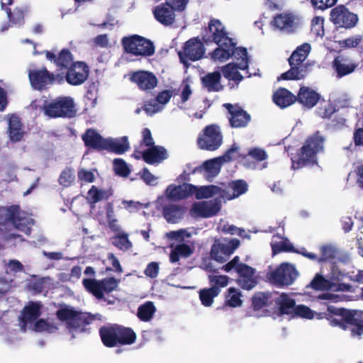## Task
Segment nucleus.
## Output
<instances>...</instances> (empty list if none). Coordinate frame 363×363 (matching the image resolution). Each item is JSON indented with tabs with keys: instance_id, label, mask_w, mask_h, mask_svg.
Masks as SVG:
<instances>
[{
	"instance_id": "obj_26",
	"label": "nucleus",
	"mask_w": 363,
	"mask_h": 363,
	"mask_svg": "<svg viewBox=\"0 0 363 363\" xmlns=\"http://www.w3.org/2000/svg\"><path fill=\"white\" fill-rule=\"evenodd\" d=\"M118 281L114 278H106L100 281L92 279V294L97 298L104 297V293H109L118 286Z\"/></svg>"
},
{
	"instance_id": "obj_27",
	"label": "nucleus",
	"mask_w": 363,
	"mask_h": 363,
	"mask_svg": "<svg viewBox=\"0 0 363 363\" xmlns=\"http://www.w3.org/2000/svg\"><path fill=\"white\" fill-rule=\"evenodd\" d=\"M229 111L231 117L230 124L234 128L245 126L250 121V116L240 107L227 104L224 105Z\"/></svg>"
},
{
	"instance_id": "obj_14",
	"label": "nucleus",
	"mask_w": 363,
	"mask_h": 363,
	"mask_svg": "<svg viewBox=\"0 0 363 363\" xmlns=\"http://www.w3.org/2000/svg\"><path fill=\"white\" fill-rule=\"evenodd\" d=\"M238 239H222L216 240L212 246L211 256L217 262H223L238 247Z\"/></svg>"
},
{
	"instance_id": "obj_48",
	"label": "nucleus",
	"mask_w": 363,
	"mask_h": 363,
	"mask_svg": "<svg viewBox=\"0 0 363 363\" xmlns=\"http://www.w3.org/2000/svg\"><path fill=\"white\" fill-rule=\"evenodd\" d=\"M155 311L156 308L154 303L151 301H147L138 308V316L143 321H149L152 319Z\"/></svg>"
},
{
	"instance_id": "obj_25",
	"label": "nucleus",
	"mask_w": 363,
	"mask_h": 363,
	"mask_svg": "<svg viewBox=\"0 0 363 363\" xmlns=\"http://www.w3.org/2000/svg\"><path fill=\"white\" fill-rule=\"evenodd\" d=\"M194 186L189 184L176 186L169 185L166 189V196L172 200H181L194 194Z\"/></svg>"
},
{
	"instance_id": "obj_62",
	"label": "nucleus",
	"mask_w": 363,
	"mask_h": 363,
	"mask_svg": "<svg viewBox=\"0 0 363 363\" xmlns=\"http://www.w3.org/2000/svg\"><path fill=\"white\" fill-rule=\"evenodd\" d=\"M167 238L174 240L177 242L184 241L186 238H190L191 234L185 229H181L176 231H171L167 233Z\"/></svg>"
},
{
	"instance_id": "obj_30",
	"label": "nucleus",
	"mask_w": 363,
	"mask_h": 363,
	"mask_svg": "<svg viewBox=\"0 0 363 363\" xmlns=\"http://www.w3.org/2000/svg\"><path fill=\"white\" fill-rule=\"evenodd\" d=\"M329 279L334 283L333 288L336 291H350L352 286L350 284L342 283L348 276V273H344L337 266H333L330 273Z\"/></svg>"
},
{
	"instance_id": "obj_50",
	"label": "nucleus",
	"mask_w": 363,
	"mask_h": 363,
	"mask_svg": "<svg viewBox=\"0 0 363 363\" xmlns=\"http://www.w3.org/2000/svg\"><path fill=\"white\" fill-rule=\"evenodd\" d=\"M32 330L35 332H48L49 333H55L58 328L53 323H50L45 319L40 318L35 320Z\"/></svg>"
},
{
	"instance_id": "obj_17",
	"label": "nucleus",
	"mask_w": 363,
	"mask_h": 363,
	"mask_svg": "<svg viewBox=\"0 0 363 363\" xmlns=\"http://www.w3.org/2000/svg\"><path fill=\"white\" fill-rule=\"evenodd\" d=\"M43 305L39 301H29L23 307L19 317L20 326L22 331L26 332L28 323L36 320L41 315Z\"/></svg>"
},
{
	"instance_id": "obj_4",
	"label": "nucleus",
	"mask_w": 363,
	"mask_h": 363,
	"mask_svg": "<svg viewBox=\"0 0 363 363\" xmlns=\"http://www.w3.org/2000/svg\"><path fill=\"white\" fill-rule=\"evenodd\" d=\"M57 318L66 323L67 328L72 330H84V328L89 324L90 313H84L66 304H60V308L55 313Z\"/></svg>"
},
{
	"instance_id": "obj_24",
	"label": "nucleus",
	"mask_w": 363,
	"mask_h": 363,
	"mask_svg": "<svg viewBox=\"0 0 363 363\" xmlns=\"http://www.w3.org/2000/svg\"><path fill=\"white\" fill-rule=\"evenodd\" d=\"M357 67V64L350 58L343 55L336 57L333 62V67L338 77H342L352 73Z\"/></svg>"
},
{
	"instance_id": "obj_63",
	"label": "nucleus",
	"mask_w": 363,
	"mask_h": 363,
	"mask_svg": "<svg viewBox=\"0 0 363 363\" xmlns=\"http://www.w3.org/2000/svg\"><path fill=\"white\" fill-rule=\"evenodd\" d=\"M267 301L268 296L263 293H259L254 296L252 306L255 310H259L267 305Z\"/></svg>"
},
{
	"instance_id": "obj_28",
	"label": "nucleus",
	"mask_w": 363,
	"mask_h": 363,
	"mask_svg": "<svg viewBox=\"0 0 363 363\" xmlns=\"http://www.w3.org/2000/svg\"><path fill=\"white\" fill-rule=\"evenodd\" d=\"M174 9L172 5L167 4L157 6L154 10V15L155 18L164 25H170L174 20Z\"/></svg>"
},
{
	"instance_id": "obj_34",
	"label": "nucleus",
	"mask_w": 363,
	"mask_h": 363,
	"mask_svg": "<svg viewBox=\"0 0 363 363\" xmlns=\"http://www.w3.org/2000/svg\"><path fill=\"white\" fill-rule=\"evenodd\" d=\"M276 306L282 315H292L296 308L294 299L289 294H281L275 300Z\"/></svg>"
},
{
	"instance_id": "obj_16",
	"label": "nucleus",
	"mask_w": 363,
	"mask_h": 363,
	"mask_svg": "<svg viewBox=\"0 0 363 363\" xmlns=\"http://www.w3.org/2000/svg\"><path fill=\"white\" fill-rule=\"evenodd\" d=\"M220 208L221 200L216 198L211 201L194 203L191 209V214L195 217L209 218L216 215Z\"/></svg>"
},
{
	"instance_id": "obj_44",
	"label": "nucleus",
	"mask_w": 363,
	"mask_h": 363,
	"mask_svg": "<svg viewBox=\"0 0 363 363\" xmlns=\"http://www.w3.org/2000/svg\"><path fill=\"white\" fill-rule=\"evenodd\" d=\"M220 289L215 286L203 289L199 291V298L203 306L210 307L213 303L214 298L219 294Z\"/></svg>"
},
{
	"instance_id": "obj_56",
	"label": "nucleus",
	"mask_w": 363,
	"mask_h": 363,
	"mask_svg": "<svg viewBox=\"0 0 363 363\" xmlns=\"http://www.w3.org/2000/svg\"><path fill=\"white\" fill-rule=\"evenodd\" d=\"M113 170L116 174L121 177H128L130 169L127 163L122 159H115L113 162Z\"/></svg>"
},
{
	"instance_id": "obj_18",
	"label": "nucleus",
	"mask_w": 363,
	"mask_h": 363,
	"mask_svg": "<svg viewBox=\"0 0 363 363\" xmlns=\"http://www.w3.org/2000/svg\"><path fill=\"white\" fill-rule=\"evenodd\" d=\"M88 74V66L82 62H76L69 67L64 78L69 84L79 85L86 79Z\"/></svg>"
},
{
	"instance_id": "obj_52",
	"label": "nucleus",
	"mask_w": 363,
	"mask_h": 363,
	"mask_svg": "<svg viewBox=\"0 0 363 363\" xmlns=\"http://www.w3.org/2000/svg\"><path fill=\"white\" fill-rule=\"evenodd\" d=\"M347 184L352 186L356 184L358 186L363 187V164L357 166L348 174Z\"/></svg>"
},
{
	"instance_id": "obj_12",
	"label": "nucleus",
	"mask_w": 363,
	"mask_h": 363,
	"mask_svg": "<svg viewBox=\"0 0 363 363\" xmlns=\"http://www.w3.org/2000/svg\"><path fill=\"white\" fill-rule=\"evenodd\" d=\"M123 44L126 52L135 55L147 56L154 52L152 43L139 35L123 38Z\"/></svg>"
},
{
	"instance_id": "obj_58",
	"label": "nucleus",
	"mask_w": 363,
	"mask_h": 363,
	"mask_svg": "<svg viewBox=\"0 0 363 363\" xmlns=\"http://www.w3.org/2000/svg\"><path fill=\"white\" fill-rule=\"evenodd\" d=\"M123 208L130 213H135L143 208H147L149 206V203H143L139 201H122Z\"/></svg>"
},
{
	"instance_id": "obj_54",
	"label": "nucleus",
	"mask_w": 363,
	"mask_h": 363,
	"mask_svg": "<svg viewBox=\"0 0 363 363\" xmlns=\"http://www.w3.org/2000/svg\"><path fill=\"white\" fill-rule=\"evenodd\" d=\"M217 229L218 231L231 235H238L240 237L247 238L245 231L243 229L238 228L233 225H229L223 220L220 221L218 224Z\"/></svg>"
},
{
	"instance_id": "obj_9",
	"label": "nucleus",
	"mask_w": 363,
	"mask_h": 363,
	"mask_svg": "<svg viewBox=\"0 0 363 363\" xmlns=\"http://www.w3.org/2000/svg\"><path fill=\"white\" fill-rule=\"evenodd\" d=\"M239 156L238 147L234 145L223 156L203 162L199 171L207 179H211L218 174L223 163L236 160Z\"/></svg>"
},
{
	"instance_id": "obj_51",
	"label": "nucleus",
	"mask_w": 363,
	"mask_h": 363,
	"mask_svg": "<svg viewBox=\"0 0 363 363\" xmlns=\"http://www.w3.org/2000/svg\"><path fill=\"white\" fill-rule=\"evenodd\" d=\"M113 244L119 250L127 251L132 247V243L129 240L128 235L119 232L113 239Z\"/></svg>"
},
{
	"instance_id": "obj_6",
	"label": "nucleus",
	"mask_w": 363,
	"mask_h": 363,
	"mask_svg": "<svg viewBox=\"0 0 363 363\" xmlns=\"http://www.w3.org/2000/svg\"><path fill=\"white\" fill-rule=\"evenodd\" d=\"M22 213L19 205L0 207V230L7 224H11L15 228L26 233L30 230L28 218L23 216Z\"/></svg>"
},
{
	"instance_id": "obj_43",
	"label": "nucleus",
	"mask_w": 363,
	"mask_h": 363,
	"mask_svg": "<svg viewBox=\"0 0 363 363\" xmlns=\"http://www.w3.org/2000/svg\"><path fill=\"white\" fill-rule=\"evenodd\" d=\"M73 55L67 48L62 49L56 59V66L59 70L67 69L74 63Z\"/></svg>"
},
{
	"instance_id": "obj_39",
	"label": "nucleus",
	"mask_w": 363,
	"mask_h": 363,
	"mask_svg": "<svg viewBox=\"0 0 363 363\" xmlns=\"http://www.w3.org/2000/svg\"><path fill=\"white\" fill-rule=\"evenodd\" d=\"M242 298V294L238 289L230 287L225 291L224 304L231 308L241 307L243 303Z\"/></svg>"
},
{
	"instance_id": "obj_20",
	"label": "nucleus",
	"mask_w": 363,
	"mask_h": 363,
	"mask_svg": "<svg viewBox=\"0 0 363 363\" xmlns=\"http://www.w3.org/2000/svg\"><path fill=\"white\" fill-rule=\"evenodd\" d=\"M272 23L274 27L281 31L291 33L300 24V19L291 13H284L276 16Z\"/></svg>"
},
{
	"instance_id": "obj_13",
	"label": "nucleus",
	"mask_w": 363,
	"mask_h": 363,
	"mask_svg": "<svg viewBox=\"0 0 363 363\" xmlns=\"http://www.w3.org/2000/svg\"><path fill=\"white\" fill-rule=\"evenodd\" d=\"M222 143V135L220 129L215 125L207 126L198 138L200 148L207 150H215Z\"/></svg>"
},
{
	"instance_id": "obj_29",
	"label": "nucleus",
	"mask_w": 363,
	"mask_h": 363,
	"mask_svg": "<svg viewBox=\"0 0 363 363\" xmlns=\"http://www.w3.org/2000/svg\"><path fill=\"white\" fill-rule=\"evenodd\" d=\"M194 194L197 199H209L213 196H218L220 200L222 199L223 187L217 185H207L197 187L194 186Z\"/></svg>"
},
{
	"instance_id": "obj_53",
	"label": "nucleus",
	"mask_w": 363,
	"mask_h": 363,
	"mask_svg": "<svg viewBox=\"0 0 363 363\" xmlns=\"http://www.w3.org/2000/svg\"><path fill=\"white\" fill-rule=\"evenodd\" d=\"M103 263L106 266L107 270H111L118 273H121L123 272L119 260L111 252L107 253L106 258L103 259Z\"/></svg>"
},
{
	"instance_id": "obj_36",
	"label": "nucleus",
	"mask_w": 363,
	"mask_h": 363,
	"mask_svg": "<svg viewBox=\"0 0 363 363\" xmlns=\"http://www.w3.org/2000/svg\"><path fill=\"white\" fill-rule=\"evenodd\" d=\"M130 147L128 138L123 136L121 138H108L106 150L121 155L125 152Z\"/></svg>"
},
{
	"instance_id": "obj_47",
	"label": "nucleus",
	"mask_w": 363,
	"mask_h": 363,
	"mask_svg": "<svg viewBox=\"0 0 363 363\" xmlns=\"http://www.w3.org/2000/svg\"><path fill=\"white\" fill-rule=\"evenodd\" d=\"M118 345H131L136 339L135 333L130 328L118 326Z\"/></svg>"
},
{
	"instance_id": "obj_40",
	"label": "nucleus",
	"mask_w": 363,
	"mask_h": 363,
	"mask_svg": "<svg viewBox=\"0 0 363 363\" xmlns=\"http://www.w3.org/2000/svg\"><path fill=\"white\" fill-rule=\"evenodd\" d=\"M118 326L104 327L100 330V335L103 343L107 347L118 345Z\"/></svg>"
},
{
	"instance_id": "obj_8",
	"label": "nucleus",
	"mask_w": 363,
	"mask_h": 363,
	"mask_svg": "<svg viewBox=\"0 0 363 363\" xmlns=\"http://www.w3.org/2000/svg\"><path fill=\"white\" fill-rule=\"evenodd\" d=\"M223 269L228 272L235 269L239 274L238 284L246 290L253 289L257 284V279L255 274V270L252 267L239 262V257H235L233 260L223 266Z\"/></svg>"
},
{
	"instance_id": "obj_5",
	"label": "nucleus",
	"mask_w": 363,
	"mask_h": 363,
	"mask_svg": "<svg viewBox=\"0 0 363 363\" xmlns=\"http://www.w3.org/2000/svg\"><path fill=\"white\" fill-rule=\"evenodd\" d=\"M74 100L70 96H60L44 104L43 110L50 118H72L76 110Z\"/></svg>"
},
{
	"instance_id": "obj_37",
	"label": "nucleus",
	"mask_w": 363,
	"mask_h": 363,
	"mask_svg": "<svg viewBox=\"0 0 363 363\" xmlns=\"http://www.w3.org/2000/svg\"><path fill=\"white\" fill-rule=\"evenodd\" d=\"M165 157L166 151L160 146L150 147L143 153V159L149 164L160 162Z\"/></svg>"
},
{
	"instance_id": "obj_11",
	"label": "nucleus",
	"mask_w": 363,
	"mask_h": 363,
	"mask_svg": "<svg viewBox=\"0 0 363 363\" xmlns=\"http://www.w3.org/2000/svg\"><path fill=\"white\" fill-rule=\"evenodd\" d=\"M28 77L32 87L39 91L45 89L48 85L52 84L56 81L59 83L64 81L62 74H57L55 75L50 72L46 67L30 70Z\"/></svg>"
},
{
	"instance_id": "obj_32",
	"label": "nucleus",
	"mask_w": 363,
	"mask_h": 363,
	"mask_svg": "<svg viewBox=\"0 0 363 363\" xmlns=\"http://www.w3.org/2000/svg\"><path fill=\"white\" fill-rule=\"evenodd\" d=\"M1 9L5 11L9 22L13 25L21 26L24 23L25 15L28 12L26 6L16 7L13 11L6 6V4L1 3Z\"/></svg>"
},
{
	"instance_id": "obj_38",
	"label": "nucleus",
	"mask_w": 363,
	"mask_h": 363,
	"mask_svg": "<svg viewBox=\"0 0 363 363\" xmlns=\"http://www.w3.org/2000/svg\"><path fill=\"white\" fill-rule=\"evenodd\" d=\"M319 99V95L307 87H301L298 94V101L308 108L313 107Z\"/></svg>"
},
{
	"instance_id": "obj_45",
	"label": "nucleus",
	"mask_w": 363,
	"mask_h": 363,
	"mask_svg": "<svg viewBox=\"0 0 363 363\" xmlns=\"http://www.w3.org/2000/svg\"><path fill=\"white\" fill-rule=\"evenodd\" d=\"M220 74L219 72H213L208 74L202 78V82L205 87L209 91H218L223 86L220 82Z\"/></svg>"
},
{
	"instance_id": "obj_42",
	"label": "nucleus",
	"mask_w": 363,
	"mask_h": 363,
	"mask_svg": "<svg viewBox=\"0 0 363 363\" xmlns=\"http://www.w3.org/2000/svg\"><path fill=\"white\" fill-rule=\"evenodd\" d=\"M184 209L176 205H170L164 208L163 215L169 223H177L184 215Z\"/></svg>"
},
{
	"instance_id": "obj_15",
	"label": "nucleus",
	"mask_w": 363,
	"mask_h": 363,
	"mask_svg": "<svg viewBox=\"0 0 363 363\" xmlns=\"http://www.w3.org/2000/svg\"><path fill=\"white\" fill-rule=\"evenodd\" d=\"M204 54V48L202 43L196 39L192 38L187 41L182 51L179 52L181 62L185 65L188 61H196L202 57Z\"/></svg>"
},
{
	"instance_id": "obj_3",
	"label": "nucleus",
	"mask_w": 363,
	"mask_h": 363,
	"mask_svg": "<svg viewBox=\"0 0 363 363\" xmlns=\"http://www.w3.org/2000/svg\"><path fill=\"white\" fill-rule=\"evenodd\" d=\"M218 48L211 54V60L215 62H224L233 57L234 60L239 61L238 67L244 70L248 67L247 52L245 48H236L233 40L216 43Z\"/></svg>"
},
{
	"instance_id": "obj_35",
	"label": "nucleus",
	"mask_w": 363,
	"mask_h": 363,
	"mask_svg": "<svg viewBox=\"0 0 363 363\" xmlns=\"http://www.w3.org/2000/svg\"><path fill=\"white\" fill-rule=\"evenodd\" d=\"M296 97L286 89L281 88L273 96L274 102L281 108H286L293 104Z\"/></svg>"
},
{
	"instance_id": "obj_46",
	"label": "nucleus",
	"mask_w": 363,
	"mask_h": 363,
	"mask_svg": "<svg viewBox=\"0 0 363 363\" xmlns=\"http://www.w3.org/2000/svg\"><path fill=\"white\" fill-rule=\"evenodd\" d=\"M193 253V250L186 244L177 245L170 253L171 262H177L180 258H186Z\"/></svg>"
},
{
	"instance_id": "obj_10",
	"label": "nucleus",
	"mask_w": 363,
	"mask_h": 363,
	"mask_svg": "<svg viewBox=\"0 0 363 363\" xmlns=\"http://www.w3.org/2000/svg\"><path fill=\"white\" fill-rule=\"evenodd\" d=\"M298 273L295 267L289 263H282L267 274L269 281L277 286H289L294 283Z\"/></svg>"
},
{
	"instance_id": "obj_64",
	"label": "nucleus",
	"mask_w": 363,
	"mask_h": 363,
	"mask_svg": "<svg viewBox=\"0 0 363 363\" xmlns=\"http://www.w3.org/2000/svg\"><path fill=\"white\" fill-rule=\"evenodd\" d=\"M294 314L304 318L312 319L315 317V313L304 305H299L296 306Z\"/></svg>"
},
{
	"instance_id": "obj_41",
	"label": "nucleus",
	"mask_w": 363,
	"mask_h": 363,
	"mask_svg": "<svg viewBox=\"0 0 363 363\" xmlns=\"http://www.w3.org/2000/svg\"><path fill=\"white\" fill-rule=\"evenodd\" d=\"M271 246L274 255L282 251H294L293 245L289 240L286 238L281 236L279 233L273 236Z\"/></svg>"
},
{
	"instance_id": "obj_57",
	"label": "nucleus",
	"mask_w": 363,
	"mask_h": 363,
	"mask_svg": "<svg viewBox=\"0 0 363 363\" xmlns=\"http://www.w3.org/2000/svg\"><path fill=\"white\" fill-rule=\"evenodd\" d=\"M324 19L323 17L316 16L311 21V32L318 37H323L324 31Z\"/></svg>"
},
{
	"instance_id": "obj_7",
	"label": "nucleus",
	"mask_w": 363,
	"mask_h": 363,
	"mask_svg": "<svg viewBox=\"0 0 363 363\" xmlns=\"http://www.w3.org/2000/svg\"><path fill=\"white\" fill-rule=\"evenodd\" d=\"M311 50V45L303 43L298 47L289 58L291 69L281 74L283 79H300L304 77L306 73L305 67L299 66L307 57Z\"/></svg>"
},
{
	"instance_id": "obj_49",
	"label": "nucleus",
	"mask_w": 363,
	"mask_h": 363,
	"mask_svg": "<svg viewBox=\"0 0 363 363\" xmlns=\"http://www.w3.org/2000/svg\"><path fill=\"white\" fill-rule=\"evenodd\" d=\"M311 286L315 289L324 290L334 289V283L330 281L329 276L327 278L317 274L311 282Z\"/></svg>"
},
{
	"instance_id": "obj_2",
	"label": "nucleus",
	"mask_w": 363,
	"mask_h": 363,
	"mask_svg": "<svg viewBox=\"0 0 363 363\" xmlns=\"http://www.w3.org/2000/svg\"><path fill=\"white\" fill-rule=\"evenodd\" d=\"M324 150V138L317 132L307 138L300 152L292 159V168L317 164V155Z\"/></svg>"
},
{
	"instance_id": "obj_33",
	"label": "nucleus",
	"mask_w": 363,
	"mask_h": 363,
	"mask_svg": "<svg viewBox=\"0 0 363 363\" xmlns=\"http://www.w3.org/2000/svg\"><path fill=\"white\" fill-rule=\"evenodd\" d=\"M23 127L20 118L12 114L9 121L8 129L11 141L16 143L22 140L24 135Z\"/></svg>"
},
{
	"instance_id": "obj_23",
	"label": "nucleus",
	"mask_w": 363,
	"mask_h": 363,
	"mask_svg": "<svg viewBox=\"0 0 363 363\" xmlns=\"http://www.w3.org/2000/svg\"><path fill=\"white\" fill-rule=\"evenodd\" d=\"M130 80L143 90L152 89L157 84L156 77L147 71H138L133 73L130 77Z\"/></svg>"
},
{
	"instance_id": "obj_22",
	"label": "nucleus",
	"mask_w": 363,
	"mask_h": 363,
	"mask_svg": "<svg viewBox=\"0 0 363 363\" xmlns=\"http://www.w3.org/2000/svg\"><path fill=\"white\" fill-rule=\"evenodd\" d=\"M209 38L216 43L233 40L229 36L224 25L217 19H212L208 23Z\"/></svg>"
},
{
	"instance_id": "obj_61",
	"label": "nucleus",
	"mask_w": 363,
	"mask_h": 363,
	"mask_svg": "<svg viewBox=\"0 0 363 363\" xmlns=\"http://www.w3.org/2000/svg\"><path fill=\"white\" fill-rule=\"evenodd\" d=\"M209 281L212 284V286L217 287H225L228 284L229 278L225 275H209Z\"/></svg>"
},
{
	"instance_id": "obj_59",
	"label": "nucleus",
	"mask_w": 363,
	"mask_h": 363,
	"mask_svg": "<svg viewBox=\"0 0 363 363\" xmlns=\"http://www.w3.org/2000/svg\"><path fill=\"white\" fill-rule=\"evenodd\" d=\"M321 255L318 259L319 262L326 261L333 258L337 252L336 248L331 245H324L320 247Z\"/></svg>"
},
{
	"instance_id": "obj_19",
	"label": "nucleus",
	"mask_w": 363,
	"mask_h": 363,
	"mask_svg": "<svg viewBox=\"0 0 363 363\" xmlns=\"http://www.w3.org/2000/svg\"><path fill=\"white\" fill-rule=\"evenodd\" d=\"M332 21L339 27L351 28L357 22V16L344 6H337L330 13Z\"/></svg>"
},
{
	"instance_id": "obj_1",
	"label": "nucleus",
	"mask_w": 363,
	"mask_h": 363,
	"mask_svg": "<svg viewBox=\"0 0 363 363\" xmlns=\"http://www.w3.org/2000/svg\"><path fill=\"white\" fill-rule=\"evenodd\" d=\"M328 311L334 313L335 316L329 319L332 326H337L343 330H350L351 336L360 339L363 335V312L348 311L342 308L333 309L328 307Z\"/></svg>"
},
{
	"instance_id": "obj_55",
	"label": "nucleus",
	"mask_w": 363,
	"mask_h": 363,
	"mask_svg": "<svg viewBox=\"0 0 363 363\" xmlns=\"http://www.w3.org/2000/svg\"><path fill=\"white\" fill-rule=\"evenodd\" d=\"M74 179L75 175L73 170L71 168L66 167L61 172L58 179V182L61 186H63L64 187H68L72 185L74 181Z\"/></svg>"
},
{
	"instance_id": "obj_31",
	"label": "nucleus",
	"mask_w": 363,
	"mask_h": 363,
	"mask_svg": "<svg viewBox=\"0 0 363 363\" xmlns=\"http://www.w3.org/2000/svg\"><path fill=\"white\" fill-rule=\"evenodd\" d=\"M240 62V60L239 61L235 60V62L223 67L222 72L223 76L229 80L240 82L244 77V76L240 73V71H242L245 72V75L250 77L251 74H249L247 71V67L244 70H242L238 67Z\"/></svg>"
},
{
	"instance_id": "obj_60",
	"label": "nucleus",
	"mask_w": 363,
	"mask_h": 363,
	"mask_svg": "<svg viewBox=\"0 0 363 363\" xmlns=\"http://www.w3.org/2000/svg\"><path fill=\"white\" fill-rule=\"evenodd\" d=\"M108 138H104L98 133L92 130V149L100 150H106L107 147Z\"/></svg>"
},
{
	"instance_id": "obj_21",
	"label": "nucleus",
	"mask_w": 363,
	"mask_h": 363,
	"mask_svg": "<svg viewBox=\"0 0 363 363\" xmlns=\"http://www.w3.org/2000/svg\"><path fill=\"white\" fill-rule=\"evenodd\" d=\"M222 199L229 201L239 197L247 192L248 185L245 181L239 179L232 181L228 186L222 184Z\"/></svg>"
}]
</instances>
